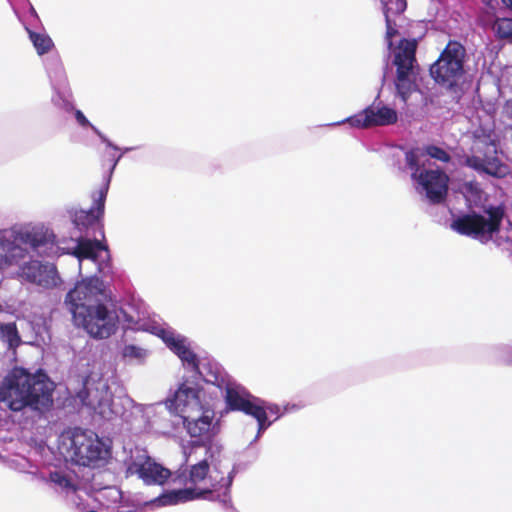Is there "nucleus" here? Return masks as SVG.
Segmentation results:
<instances>
[{
  "label": "nucleus",
  "mask_w": 512,
  "mask_h": 512,
  "mask_svg": "<svg viewBox=\"0 0 512 512\" xmlns=\"http://www.w3.org/2000/svg\"><path fill=\"white\" fill-rule=\"evenodd\" d=\"M266 412L267 411H270L271 413H277L278 409L277 407H272V406H268L267 408H265Z\"/></svg>",
  "instance_id": "38"
},
{
  "label": "nucleus",
  "mask_w": 512,
  "mask_h": 512,
  "mask_svg": "<svg viewBox=\"0 0 512 512\" xmlns=\"http://www.w3.org/2000/svg\"><path fill=\"white\" fill-rule=\"evenodd\" d=\"M27 31L31 42L39 55L48 53L52 49L54 44L49 35L46 33H37L29 29H27Z\"/></svg>",
  "instance_id": "22"
},
{
  "label": "nucleus",
  "mask_w": 512,
  "mask_h": 512,
  "mask_svg": "<svg viewBox=\"0 0 512 512\" xmlns=\"http://www.w3.org/2000/svg\"><path fill=\"white\" fill-rule=\"evenodd\" d=\"M405 160L411 170V177L425 191L426 197L432 204L443 203L448 194V175L440 169H425L420 163L417 150H409L405 153Z\"/></svg>",
  "instance_id": "8"
},
{
  "label": "nucleus",
  "mask_w": 512,
  "mask_h": 512,
  "mask_svg": "<svg viewBox=\"0 0 512 512\" xmlns=\"http://www.w3.org/2000/svg\"><path fill=\"white\" fill-rule=\"evenodd\" d=\"M130 475H136L146 485H164L172 472L149 456L146 449L130 450Z\"/></svg>",
  "instance_id": "13"
},
{
  "label": "nucleus",
  "mask_w": 512,
  "mask_h": 512,
  "mask_svg": "<svg viewBox=\"0 0 512 512\" xmlns=\"http://www.w3.org/2000/svg\"><path fill=\"white\" fill-rule=\"evenodd\" d=\"M44 331H45V326L38 325L37 329H35V334H36V336L42 337Z\"/></svg>",
  "instance_id": "36"
},
{
  "label": "nucleus",
  "mask_w": 512,
  "mask_h": 512,
  "mask_svg": "<svg viewBox=\"0 0 512 512\" xmlns=\"http://www.w3.org/2000/svg\"><path fill=\"white\" fill-rule=\"evenodd\" d=\"M424 150L428 156L440 162L448 163L451 160L450 154L441 147L428 145Z\"/></svg>",
  "instance_id": "26"
},
{
  "label": "nucleus",
  "mask_w": 512,
  "mask_h": 512,
  "mask_svg": "<svg viewBox=\"0 0 512 512\" xmlns=\"http://www.w3.org/2000/svg\"><path fill=\"white\" fill-rule=\"evenodd\" d=\"M51 402V383L42 372L32 374L16 367L7 374L0 386V403L11 411H21L27 406L39 409Z\"/></svg>",
  "instance_id": "3"
},
{
  "label": "nucleus",
  "mask_w": 512,
  "mask_h": 512,
  "mask_svg": "<svg viewBox=\"0 0 512 512\" xmlns=\"http://www.w3.org/2000/svg\"><path fill=\"white\" fill-rule=\"evenodd\" d=\"M494 29L499 38H512V18H498L494 23Z\"/></svg>",
  "instance_id": "24"
},
{
  "label": "nucleus",
  "mask_w": 512,
  "mask_h": 512,
  "mask_svg": "<svg viewBox=\"0 0 512 512\" xmlns=\"http://www.w3.org/2000/svg\"><path fill=\"white\" fill-rule=\"evenodd\" d=\"M187 347L186 339L178 336L176 340L171 343L169 349L173 351L177 356Z\"/></svg>",
  "instance_id": "29"
},
{
  "label": "nucleus",
  "mask_w": 512,
  "mask_h": 512,
  "mask_svg": "<svg viewBox=\"0 0 512 512\" xmlns=\"http://www.w3.org/2000/svg\"><path fill=\"white\" fill-rule=\"evenodd\" d=\"M209 469L210 466L207 460L192 465L189 472V481L194 485L198 484L207 477Z\"/></svg>",
  "instance_id": "23"
},
{
  "label": "nucleus",
  "mask_w": 512,
  "mask_h": 512,
  "mask_svg": "<svg viewBox=\"0 0 512 512\" xmlns=\"http://www.w3.org/2000/svg\"><path fill=\"white\" fill-rule=\"evenodd\" d=\"M80 397H81L82 403H83L84 405L89 406V407L94 408V409L96 408V406H95V402H94V401H92V400L89 398V396H87V397H82V394H80Z\"/></svg>",
  "instance_id": "34"
},
{
  "label": "nucleus",
  "mask_w": 512,
  "mask_h": 512,
  "mask_svg": "<svg viewBox=\"0 0 512 512\" xmlns=\"http://www.w3.org/2000/svg\"><path fill=\"white\" fill-rule=\"evenodd\" d=\"M417 45L416 39H402L394 56L393 63L396 66L395 86L397 93L404 102L407 101L414 87L410 75L416 62Z\"/></svg>",
  "instance_id": "11"
},
{
  "label": "nucleus",
  "mask_w": 512,
  "mask_h": 512,
  "mask_svg": "<svg viewBox=\"0 0 512 512\" xmlns=\"http://www.w3.org/2000/svg\"><path fill=\"white\" fill-rule=\"evenodd\" d=\"M397 112L387 106L375 107L370 105L361 112L349 117L346 121L356 128L387 126L396 123Z\"/></svg>",
  "instance_id": "16"
},
{
  "label": "nucleus",
  "mask_w": 512,
  "mask_h": 512,
  "mask_svg": "<svg viewBox=\"0 0 512 512\" xmlns=\"http://www.w3.org/2000/svg\"><path fill=\"white\" fill-rule=\"evenodd\" d=\"M46 70L49 76L51 85L55 90V95L52 97V102L66 111L72 109L71 103L65 99L64 95L60 92V89L65 86L66 78L63 66L58 56H51L46 59Z\"/></svg>",
  "instance_id": "17"
},
{
  "label": "nucleus",
  "mask_w": 512,
  "mask_h": 512,
  "mask_svg": "<svg viewBox=\"0 0 512 512\" xmlns=\"http://www.w3.org/2000/svg\"><path fill=\"white\" fill-rule=\"evenodd\" d=\"M20 471H25V464H23L21 467H17Z\"/></svg>",
  "instance_id": "40"
},
{
  "label": "nucleus",
  "mask_w": 512,
  "mask_h": 512,
  "mask_svg": "<svg viewBox=\"0 0 512 512\" xmlns=\"http://www.w3.org/2000/svg\"><path fill=\"white\" fill-rule=\"evenodd\" d=\"M59 450L72 463L93 469L105 466L111 457L109 441L90 429L80 427L61 433Z\"/></svg>",
  "instance_id": "6"
},
{
  "label": "nucleus",
  "mask_w": 512,
  "mask_h": 512,
  "mask_svg": "<svg viewBox=\"0 0 512 512\" xmlns=\"http://www.w3.org/2000/svg\"><path fill=\"white\" fill-rule=\"evenodd\" d=\"M143 422H144V427L149 425V419L148 418L143 419Z\"/></svg>",
  "instance_id": "39"
},
{
  "label": "nucleus",
  "mask_w": 512,
  "mask_h": 512,
  "mask_svg": "<svg viewBox=\"0 0 512 512\" xmlns=\"http://www.w3.org/2000/svg\"><path fill=\"white\" fill-rule=\"evenodd\" d=\"M109 493L116 499L119 498L121 495V492L116 488H109Z\"/></svg>",
  "instance_id": "35"
},
{
  "label": "nucleus",
  "mask_w": 512,
  "mask_h": 512,
  "mask_svg": "<svg viewBox=\"0 0 512 512\" xmlns=\"http://www.w3.org/2000/svg\"><path fill=\"white\" fill-rule=\"evenodd\" d=\"M464 57L463 45L457 41H449L430 67V74L435 82L449 89L457 86L464 74Z\"/></svg>",
  "instance_id": "9"
},
{
  "label": "nucleus",
  "mask_w": 512,
  "mask_h": 512,
  "mask_svg": "<svg viewBox=\"0 0 512 512\" xmlns=\"http://www.w3.org/2000/svg\"><path fill=\"white\" fill-rule=\"evenodd\" d=\"M32 235L28 230L6 229L0 232V283L3 280L2 270L13 266V263H19L22 260L25 251L18 246H13V242L31 241Z\"/></svg>",
  "instance_id": "15"
},
{
  "label": "nucleus",
  "mask_w": 512,
  "mask_h": 512,
  "mask_svg": "<svg viewBox=\"0 0 512 512\" xmlns=\"http://www.w3.org/2000/svg\"><path fill=\"white\" fill-rule=\"evenodd\" d=\"M150 314L146 303L130 292V330H148Z\"/></svg>",
  "instance_id": "18"
},
{
  "label": "nucleus",
  "mask_w": 512,
  "mask_h": 512,
  "mask_svg": "<svg viewBox=\"0 0 512 512\" xmlns=\"http://www.w3.org/2000/svg\"><path fill=\"white\" fill-rule=\"evenodd\" d=\"M0 340L9 348L19 346L21 340L15 323H0Z\"/></svg>",
  "instance_id": "21"
},
{
  "label": "nucleus",
  "mask_w": 512,
  "mask_h": 512,
  "mask_svg": "<svg viewBox=\"0 0 512 512\" xmlns=\"http://www.w3.org/2000/svg\"><path fill=\"white\" fill-rule=\"evenodd\" d=\"M166 405L182 418L188 434L199 439L197 445L211 444L219 427L213 424L214 411L202 405L197 389L181 384L174 396L166 400Z\"/></svg>",
  "instance_id": "4"
},
{
  "label": "nucleus",
  "mask_w": 512,
  "mask_h": 512,
  "mask_svg": "<svg viewBox=\"0 0 512 512\" xmlns=\"http://www.w3.org/2000/svg\"><path fill=\"white\" fill-rule=\"evenodd\" d=\"M181 361L186 364L195 374H198L205 382L214 383L218 380V374L216 371H212L211 368L205 373L206 365L200 366L197 355L187 346L182 353L178 355Z\"/></svg>",
  "instance_id": "19"
},
{
  "label": "nucleus",
  "mask_w": 512,
  "mask_h": 512,
  "mask_svg": "<svg viewBox=\"0 0 512 512\" xmlns=\"http://www.w3.org/2000/svg\"><path fill=\"white\" fill-rule=\"evenodd\" d=\"M232 482L233 476L231 473H229L226 478L222 477L219 482L212 484V489L197 490L195 488H185L179 490H172L150 501L145 502V504L147 505L155 503L158 506L174 505L179 502H186L196 498H206L208 494H211L213 491H219L221 488H224L222 494L224 496H227L229 494Z\"/></svg>",
  "instance_id": "14"
},
{
  "label": "nucleus",
  "mask_w": 512,
  "mask_h": 512,
  "mask_svg": "<svg viewBox=\"0 0 512 512\" xmlns=\"http://www.w3.org/2000/svg\"><path fill=\"white\" fill-rule=\"evenodd\" d=\"M147 350L136 347L135 345H130V358H136L142 360L146 357Z\"/></svg>",
  "instance_id": "31"
},
{
  "label": "nucleus",
  "mask_w": 512,
  "mask_h": 512,
  "mask_svg": "<svg viewBox=\"0 0 512 512\" xmlns=\"http://www.w3.org/2000/svg\"><path fill=\"white\" fill-rule=\"evenodd\" d=\"M225 403L229 410L240 411L254 417L258 422V432L267 429L271 422L267 421L265 407L256 402L245 388L228 384L225 388Z\"/></svg>",
  "instance_id": "12"
},
{
  "label": "nucleus",
  "mask_w": 512,
  "mask_h": 512,
  "mask_svg": "<svg viewBox=\"0 0 512 512\" xmlns=\"http://www.w3.org/2000/svg\"><path fill=\"white\" fill-rule=\"evenodd\" d=\"M133 409L130 411V425L136 426V422L139 420V418H143V415L141 414V409L138 405L134 404Z\"/></svg>",
  "instance_id": "32"
},
{
  "label": "nucleus",
  "mask_w": 512,
  "mask_h": 512,
  "mask_svg": "<svg viewBox=\"0 0 512 512\" xmlns=\"http://www.w3.org/2000/svg\"><path fill=\"white\" fill-rule=\"evenodd\" d=\"M159 336L161 337V339L164 341L168 348L171 345V343H173L178 337L177 335H175L174 332L165 329L160 330Z\"/></svg>",
  "instance_id": "30"
},
{
  "label": "nucleus",
  "mask_w": 512,
  "mask_h": 512,
  "mask_svg": "<svg viewBox=\"0 0 512 512\" xmlns=\"http://www.w3.org/2000/svg\"><path fill=\"white\" fill-rule=\"evenodd\" d=\"M110 290L96 276L83 278L66 296L74 323L94 338L105 339L113 334L119 317Z\"/></svg>",
  "instance_id": "1"
},
{
  "label": "nucleus",
  "mask_w": 512,
  "mask_h": 512,
  "mask_svg": "<svg viewBox=\"0 0 512 512\" xmlns=\"http://www.w3.org/2000/svg\"><path fill=\"white\" fill-rule=\"evenodd\" d=\"M484 212L488 218L476 212L461 215L453 220L451 228L461 235L487 242L500 231L505 209L502 205H488Z\"/></svg>",
  "instance_id": "7"
},
{
  "label": "nucleus",
  "mask_w": 512,
  "mask_h": 512,
  "mask_svg": "<svg viewBox=\"0 0 512 512\" xmlns=\"http://www.w3.org/2000/svg\"><path fill=\"white\" fill-rule=\"evenodd\" d=\"M502 3L512 11V0H501Z\"/></svg>",
  "instance_id": "37"
},
{
  "label": "nucleus",
  "mask_w": 512,
  "mask_h": 512,
  "mask_svg": "<svg viewBox=\"0 0 512 512\" xmlns=\"http://www.w3.org/2000/svg\"><path fill=\"white\" fill-rule=\"evenodd\" d=\"M397 12L402 13L406 9V0H396Z\"/></svg>",
  "instance_id": "33"
},
{
  "label": "nucleus",
  "mask_w": 512,
  "mask_h": 512,
  "mask_svg": "<svg viewBox=\"0 0 512 512\" xmlns=\"http://www.w3.org/2000/svg\"><path fill=\"white\" fill-rule=\"evenodd\" d=\"M48 483L56 490L66 493L75 492L76 482L72 472L62 469L50 471L48 477H44Z\"/></svg>",
  "instance_id": "20"
},
{
  "label": "nucleus",
  "mask_w": 512,
  "mask_h": 512,
  "mask_svg": "<svg viewBox=\"0 0 512 512\" xmlns=\"http://www.w3.org/2000/svg\"><path fill=\"white\" fill-rule=\"evenodd\" d=\"M13 230H28L33 236L31 241H25V243L13 242V246H18L25 251L22 260L19 263H13V266L18 267L17 276L19 279L44 289L56 287L60 282V277L55 265L32 259L33 254L38 256L48 255L46 251L49 245L47 234L32 226L13 227Z\"/></svg>",
  "instance_id": "5"
},
{
  "label": "nucleus",
  "mask_w": 512,
  "mask_h": 512,
  "mask_svg": "<svg viewBox=\"0 0 512 512\" xmlns=\"http://www.w3.org/2000/svg\"><path fill=\"white\" fill-rule=\"evenodd\" d=\"M384 16L386 22L385 38L388 48H391L393 46V38L398 34V30L396 29V24L389 17V9L387 7H385Z\"/></svg>",
  "instance_id": "27"
},
{
  "label": "nucleus",
  "mask_w": 512,
  "mask_h": 512,
  "mask_svg": "<svg viewBox=\"0 0 512 512\" xmlns=\"http://www.w3.org/2000/svg\"><path fill=\"white\" fill-rule=\"evenodd\" d=\"M75 118L77 123L81 127H89L92 129V131L101 139L106 140L105 135H103L97 127H95L93 124L90 123V121L86 118V116L83 114L81 110H75Z\"/></svg>",
  "instance_id": "28"
},
{
  "label": "nucleus",
  "mask_w": 512,
  "mask_h": 512,
  "mask_svg": "<svg viewBox=\"0 0 512 512\" xmlns=\"http://www.w3.org/2000/svg\"><path fill=\"white\" fill-rule=\"evenodd\" d=\"M126 350H127V348H124V350H123V355L124 356L126 355Z\"/></svg>",
  "instance_id": "41"
},
{
  "label": "nucleus",
  "mask_w": 512,
  "mask_h": 512,
  "mask_svg": "<svg viewBox=\"0 0 512 512\" xmlns=\"http://www.w3.org/2000/svg\"><path fill=\"white\" fill-rule=\"evenodd\" d=\"M107 191L108 181L92 194L93 204L89 209L73 208L69 211L71 221L79 235L75 238V246L67 253L78 260L80 272L84 269L85 263L100 270V263L108 257L107 247L102 242L105 237L102 218Z\"/></svg>",
  "instance_id": "2"
},
{
  "label": "nucleus",
  "mask_w": 512,
  "mask_h": 512,
  "mask_svg": "<svg viewBox=\"0 0 512 512\" xmlns=\"http://www.w3.org/2000/svg\"><path fill=\"white\" fill-rule=\"evenodd\" d=\"M106 148H105V151H104V154H105V157H106V160L109 164V169H113L117 162L119 161V159L121 158L122 154L119 152V148L115 145H113L107 138L106 140H101Z\"/></svg>",
  "instance_id": "25"
},
{
  "label": "nucleus",
  "mask_w": 512,
  "mask_h": 512,
  "mask_svg": "<svg viewBox=\"0 0 512 512\" xmlns=\"http://www.w3.org/2000/svg\"><path fill=\"white\" fill-rule=\"evenodd\" d=\"M465 165L496 178H503L509 173L508 166L498 156L496 143L485 138L473 142L471 155L465 158Z\"/></svg>",
  "instance_id": "10"
}]
</instances>
